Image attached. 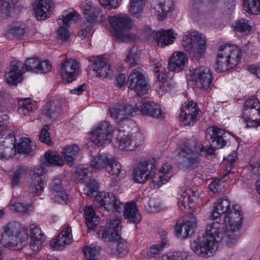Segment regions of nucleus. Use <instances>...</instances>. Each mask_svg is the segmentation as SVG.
<instances>
[{
  "mask_svg": "<svg viewBox=\"0 0 260 260\" xmlns=\"http://www.w3.org/2000/svg\"><path fill=\"white\" fill-rule=\"evenodd\" d=\"M91 133V141L95 145L101 146L109 144L114 135V146L125 151L135 150L142 145L144 141L143 135L141 132L129 135L124 131L114 129L113 125L108 121L98 123L93 128Z\"/></svg>",
  "mask_w": 260,
  "mask_h": 260,
  "instance_id": "1",
  "label": "nucleus"
},
{
  "mask_svg": "<svg viewBox=\"0 0 260 260\" xmlns=\"http://www.w3.org/2000/svg\"><path fill=\"white\" fill-rule=\"evenodd\" d=\"M225 225L223 222L215 220L207 225L205 236L199 237L191 243V249L200 256L212 255L217 249V243L222 239Z\"/></svg>",
  "mask_w": 260,
  "mask_h": 260,
  "instance_id": "2",
  "label": "nucleus"
},
{
  "mask_svg": "<svg viewBox=\"0 0 260 260\" xmlns=\"http://www.w3.org/2000/svg\"><path fill=\"white\" fill-rule=\"evenodd\" d=\"M241 57V49L237 46L223 45L218 50L215 69L218 72L232 69L238 64Z\"/></svg>",
  "mask_w": 260,
  "mask_h": 260,
  "instance_id": "3",
  "label": "nucleus"
},
{
  "mask_svg": "<svg viewBox=\"0 0 260 260\" xmlns=\"http://www.w3.org/2000/svg\"><path fill=\"white\" fill-rule=\"evenodd\" d=\"M1 243L6 247L14 250L22 249L25 242L22 235L23 229L21 224L17 221H11L3 227Z\"/></svg>",
  "mask_w": 260,
  "mask_h": 260,
  "instance_id": "4",
  "label": "nucleus"
},
{
  "mask_svg": "<svg viewBox=\"0 0 260 260\" xmlns=\"http://www.w3.org/2000/svg\"><path fill=\"white\" fill-rule=\"evenodd\" d=\"M109 21L119 42H128L134 40L133 35L126 33L132 27L131 19L127 15L120 14L111 16Z\"/></svg>",
  "mask_w": 260,
  "mask_h": 260,
  "instance_id": "5",
  "label": "nucleus"
},
{
  "mask_svg": "<svg viewBox=\"0 0 260 260\" xmlns=\"http://www.w3.org/2000/svg\"><path fill=\"white\" fill-rule=\"evenodd\" d=\"M182 46L189 54L194 57H201L205 54L206 38L197 31L190 32L183 37Z\"/></svg>",
  "mask_w": 260,
  "mask_h": 260,
  "instance_id": "6",
  "label": "nucleus"
},
{
  "mask_svg": "<svg viewBox=\"0 0 260 260\" xmlns=\"http://www.w3.org/2000/svg\"><path fill=\"white\" fill-rule=\"evenodd\" d=\"M243 119L248 127L260 125V104L256 99L247 100L243 106Z\"/></svg>",
  "mask_w": 260,
  "mask_h": 260,
  "instance_id": "7",
  "label": "nucleus"
},
{
  "mask_svg": "<svg viewBox=\"0 0 260 260\" xmlns=\"http://www.w3.org/2000/svg\"><path fill=\"white\" fill-rule=\"evenodd\" d=\"M79 19V15L73 9H68L57 19L59 27L56 30L57 37L62 41H67L70 37L69 27L72 23L76 22Z\"/></svg>",
  "mask_w": 260,
  "mask_h": 260,
  "instance_id": "8",
  "label": "nucleus"
},
{
  "mask_svg": "<svg viewBox=\"0 0 260 260\" xmlns=\"http://www.w3.org/2000/svg\"><path fill=\"white\" fill-rule=\"evenodd\" d=\"M94 203L96 207H104L108 211L121 213L124 208V204L117 200L113 194L109 192H99L95 196Z\"/></svg>",
  "mask_w": 260,
  "mask_h": 260,
  "instance_id": "9",
  "label": "nucleus"
},
{
  "mask_svg": "<svg viewBox=\"0 0 260 260\" xmlns=\"http://www.w3.org/2000/svg\"><path fill=\"white\" fill-rule=\"evenodd\" d=\"M129 88L137 92L138 95L145 94L148 90V85L145 80L142 68L138 67L132 70L127 78Z\"/></svg>",
  "mask_w": 260,
  "mask_h": 260,
  "instance_id": "10",
  "label": "nucleus"
},
{
  "mask_svg": "<svg viewBox=\"0 0 260 260\" xmlns=\"http://www.w3.org/2000/svg\"><path fill=\"white\" fill-rule=\"evenodd\" d=\"M135 112H138L144 117H150L157 119L165 118L166 113L160 105L151 102L139 101L134 106Z\"/></svg>",
  "mask_w": 260,
  "mask_h": 260,
  "instance_id": "11",
  "label": "nucleus"
},
{
  "mask_svg": "<svg viewBox=\"0 0 260 260\" xmlns=\"http://www.w3.org/2000/svg\"><path fill=\"white\" fill-rule=\"evenodd\" d=\"M201 113V111L197 107V103L188 101L182 105L179 116L185 125L190 126L197 121Z\"/></svg>",
  "mask_w": 260,
  "mask_h": 260,
  "instance_id": "12",
  "label": "nucleus"
},
{
  "mask_svg": "<svg viewBox=\"0 0 260 260\" xmlns=\"http://www.w3.org/2000/svg\"><path fill=\"white\" fill-rule=\"evenodd\" d=\"M189 80L194 82L200 88L207 89L212 83L213 78L209 69L202 66L190 70Z\"/></svg>",
  "mask_w": 260,
  "mask_h": 260,
  "instance_id": "13",
  "label": "nucleus"
},
{
  "mask_svg": "<svg viewBox=\"0 0 260 260\" xmlns=\"http://www.w3.org/2000/svg\"><path fill=\"white\" fill-rule=\"evenodd\" d=\"M121 220L118 217H114L109 220L106 228L100 230L98 233L99 237L105 242H111V243L119 239L118 231Z\"/></svg>",
  "mask_w": 260,
  "mask_h": 260,
  "instance_id": "14",
  "label": "nucleus"
},
{
  "mask_svg": "<svg viewBox=\"0 0 260 260\" xmlns=\"http://www.w3.org/2000/svg\"><path fill=\"white\" fill-rule=\"evenodd\" d=\"M147 36L148 40L156 42L158 46L162 47L173 43L175 39L174 32L172 29H160L157 31L149 29Z\"/></svg>",
  "mask_w": 260,
  "mask_h": 260,
  "instance_id": "15",
  "label": "nucleus"
},
{
  "mask_svg": "<svg viewBox=\"0 0 260 260\" xmlns=\"http://www.w3.org/2000/svg\"><path fill=\"white\" fill-rule=\"evenodd\" d=\"M216 2L217 0H194L190 11V17L196 21L200 20L214 8Z\"/></svg>",
  "mask_w": 260,
  "mask_h": 260,
  "instance_id": "16",
  "label": "nucleus"
},
{
  "mask_svg": "<svg viewBox=\"0 0 260 260\" xmlns=\"http://www.w3.org/2000/svg\"><path fill=\"white\" fill-rule=\"evenodd\" d=\"M243 213L238 205H235V207L227 214H223L220 221L223 222L226 228L233 230H238L241 226L243 220Z\"/></svg>",
  "mask_w": 260,
  "mask_h": 260,
  "instance_id": "17",
  "label": "nucleus"
},
{
  "mask_svg": "<svg viewBox=\"0 0 260 260\" xmlns=\"http://www.w3.org/2000/svg\"><path fill=\"white\" fill-rule=\"evenodd\" d=\"M79 66L75 59L68 58L61 64V74L63 82L70 83L75 80L77 76Z\"/></svg>",
  "mask_w": 260,
  "mask_h": 260,
  "instance_id": "18",
  "label": "nucleus"
},
{
  "mask_svg": "<svg viewBox=\"0 0 260 260\" xmlns=\"http://www.w3.org/2000/svg\"><path fill=\"white\" fill-rule=\"evenodd\" d=\"M158 66L154 67L156 70L154 72L155 77L159 82V92L161 93H166L170 91L175 86V84L172 80V73H167L165 69L161 67L156 70Z\"/></svg>",
  "mask_w": 260,
  "mask_h": 260,
  "instance_id": "19",
  "label": "nucleus"
},
{
  "mask_svg": "<svg viewBox=\"0 0 260 260\" xmlns=\"http://www.w3.org/2000/svg\"><path fill=\"white\" fill-rule=\"evenodd\" d=\"M235 205H231L229 200L226 197H222L218 200L213 207L212 211L209 216V218L212 220H221L223 214H227L231 211Z\"/></svg>",
  "mask_w": 260,
  "mask_h": 260,
  "instance_id": "20",
  "label": "nucleus"
},
{
  "mask_svg": "<svg viewBox=\"0 0 260 260\" xmlns=\"http://www.w3.org/2000/svg\"><path fill=\"white\" fill-rule=\"evenodd\" d=\"M173 7L172 0H154L151 3L150 10L152 16L159 20H163Z\"/></svg>",
  "mask_w": 260,
  "mask_h": 260,
  "instance_id": "21",
  "label": "nucleus"
},
{
  "mask_svg": "<svg viewBox=\"0 0 260 260\" xmlns=\"http://www.w3.org/2000/svg\"><path fill=\"white\" fill-rule=\"evenodd\" d=\"M23 68L21 63L17 61L11 62L5 73V80L8 84L16 85L22 80Z\"/></svg>",
  "mask_w": 260,
  "mask_h": 260,
  "instance_id": "22",
  "label": "nucleus"
},
{
  "mask_svg": "<svg viewBox=\"0 0 260 260\" xmlns=\"http://www.w3.org/2000/svg\"><path fill=\"white\" fill-rule=\"evenodd\" d=\"M89 61L93 63V71L96 77L106 78L113 76V71L109 63L101 57H91Z\"/></svg>",
  "mask_w": 260,
  "mask_h": 260,
  "instance_id": "23",
  "label": "nucleus"
},
{
  "mask_svg": "<svg viewBox=\"0 0 260 260\" xmlns=\"http://www.w3.org/2000/svg\"><path fill=\"white\" fill-rule=\"evenodd\" d=\"M28 236H30L29 246L34 251L39 250L41 245L45 241V236L41 229L35 224H31L26 230Z\"/></svg>",
  "mask_w": 260,
  "mask_h": 260,
  "instance_id": "24",
  "label": "nucleus"
},
{
  "mask_svg": "<svg viewBox=\"0 0 260 260\" xmlns=\"http://www.w3.org/2000/svg\"><path fill=\"white\" fill-rule=\"evenodd\" d=\"M49 189L51 199L54 202L61 203L68 199L66 189L62 185L61 180H50Z\"/></svg>",
  "mask_w": 260,
  "mask_h": 260,
  "instance_id": "25",
  "label": "nucleus"
},
{
  "mask_svg": "<svg viewBox=\"0 0 260 260\" xmlns=\"http://www.w3.org/2000/svg\"><path fill=\"white\" fill-rule=\"evenodd\" d=\"M110 116L118 122L128 119L135 112L134 108L124 104L116 105L109 109Z\"/></svg>",
  "mask_w": 260,
  "mask_h": 260,
  "instance_id": "26",
  "label": "nucleus"
},
{
  "mask_svg": "<svg viewBox=\"0 0 260 260\" xmlns=\"http://www.w3.org/2000/svg\"><path fill=\"white\" fill-rule=\"evenodd\" d=\"M6 137L0 136V158H8L15 153L14 137L10 132L5 134Z\"/></svg>",
  "mask_w": 260,
  "mask_h": 260,
  "instance_id": "27",
  "label": "nucleus"
},
{
  "mask_svg": "<svg viewBox=\"0 0 260 260\" xmlns=\"http://www.w3.org/2000/svg\"><path fill=\"white\" fill-rule=\"evenodd\" d=\"M155 168L152 167L150 170H149L147 161L139 163L134 167L132 172L134 179H153L155 177Z\"/></svg>",
  "mask_w": 260,
  "mask_h": 260,
  "instance_id": "28",
  "label": "nucleus"
},
{
  "mask_svg": "<svg viewBox=\"0 0 260 260\" xmlns=\"http://www.w3.org/2000/svg\"><path fill=\"white\" fill-rule=\"evenodd\" d=\"M27 32L25 26L21 22L15 21L8 25L5 36L9 39H22Z\"/></svg>",
  "mask_w": 260,
  "mask_h": 260,
  "instance_id": "29",
  "label": "nucleus"
},
{
  "mask_svg": "<svg viewBox=\"0 0 260 260\" xmlns=\"http://www.w3.org/2000/svg\"><path fill=\"white\" fill-rule=\"evenodd\" d=\"M224 131L217 127H209L207 130V138L211 143L212 147L222 148L226 145V142L223 139Z\"/></svg>",
  "mask_w": 260,
  "mask_h": 260,
  "instance_id": "30",
  "label": "nucleus"
},
{
  "mask_svg": "<svg viewBox=\"0 0 260 260\" xmlns=\"http://www.w3.org/2000/svg\"><path fill=\"white\" fill-rule=\"evenodd\" d=\"M112 162L114 163V157L112 155L105 154L94 157L91 162L92 169L99 170L105 168L108 173H112Z\"/></svg>",
  "mask_w": 260,
  "mask_h": 260,
  "instance_id": "31",
  "label": "nucleus"
},
{
  "mask_svg": "<svg viewBox=\"0 0 260 260\" xmlns=\"http://www.w3.org/2000/svg\"><path fill=\"white\" fill-rule=\"evenodd\" d=\"M72 239L71 229L68 226L58 235L55 241L51 242L50 245L56 250H61L65 245L70 244L72 242Z\"/></svg>",
  "mask_w": 260,
  "mask_h": 260,
  "instance_id": "32",
  "label": "nucleus"
},
{
  "mask_svg": "<svg viewBox=\"0 0 260 260\" xmlns=\"http://www.w3.org/2000/svg\"><path fill=\"white\" fill-rule=\"evenodd\" d=\"M187 61V58L183 52H175L173 54L169 60L168 69L172 72H179L183 69Z\"/></svg>",
  "mask_w": 260,
  "mask_h": 260,
  "instance_id": "33",
  "label": "nucleus"
},
{
  "mask_svg": "<svg viewBox=\"0 0 260 260\" xmlns=\"http://www.w3.org/2000/svg\"><path fill=\"white\" fill-rule=\"evenodd\" d=\"M195 196V191L190 188L186 189L180 193L178 198V205L180 210L186 212V210L190 209L193 202V198Z\"/></svg>",
  "mask_w": 260,
  "mask_h": 260,
  "instance_id": "34",
  "label": "nucleus"
},
{
  "mask_svg": "<svg viewBox=\"0 0 260 260\" xmlns=\"http://www.w3.org/2000/svg\"><path fill=\"white\" fill-rule=\"evenodd\" d=\"M123 214L125 219L129 221L138 223L141 221V215L139 213L137 205L135 202L127 203L124 204Z\"/></svg>",
  "mask_w": 260,
  "mask_h": 260,
  "instance_id": "35",
  "label": "nucleus"
},
{
  "mask_svg": "<svg viewBox=\"0 0 260 260\" xmlns=\"http://www.w3.org/2000/svg\"><path fill=\"white\" fill-rule=\"evenodd\" d=\"M53 2L52 0H38L34 7L36 17L38 19L44 20L49 13Z\"/></svg>",
  "mask_w": 260,
  "mask_h": 260,
  "instance_id": "36",
  "label": "nucleus"
},
{
  "mask_svg": "<svg viewBox=\"0 0 260 260\" xmlns=\"http://www.w3.org/2000/svg\"><path fill=\"white\" fill-rule=\"evenodd\" d=\"M61 111V105L57 101H50L44 106L42 114L50 120L57 117Z\"/></svg>",
  "mask_w": 260,
  "mask_h": 260,
  "instance_id": "37",
  "label": "nucleus"
},
{
  "mask_svg": "<svg viewBox=\"0 0 260 260\" xmlns=\"http://www.w3.org/2000/svg\"><path fill=\"white\" fill-rule=\"evenodd\" d=\"M110 248L111 253L118 257H122L125 255L128 250L127 243L120 237L119 239L111 243Z\"/></svg>",
  "mask_w": 260,
  "mask_h": 260,
  "instance_id": "38",
  "label": "nucleus"
},
{
  "mask_svg": "<svg viewBox=\"0 0 260 260\" xmlns=\"http://www.w3.org/2000/svg\"><path fill=\"white\" fill-rule=\"evenodd\" d=\"M195 226L193 221H187L180 225L177 223L175 227L176 236L181 239L186 238L193 233Z\"/></svg>",
  "mask_w": 260,
  "mask_h": 260,
  "instance_id": "39",
  "label": "nucleus"
},
{
  "mask_svg": "<svg viewBox=\"0 0 260 260\" xmlns=\"http://www.w3.org/2000/svg\"><path fill=\"white\" fill-rule=\"evenodd\" d=\"M42 165L44 167H48L49 165L56 166H62L64 164V161L62 156L57 154L56 152L48 151L44 154V159L42 161Z\"/></svg>",
  "mask_w": 260,
  "mask_h": 260,
  "instance_id": "40",
  "label": "nucleus"
},
{
  "mask_svg": "<svg viewBox=\"0 0 260 260\" xmlns=\"http://www.w3.org/2000/svg\"><path fill=\"white\" fill-rule=\"evenodd\" d=\"M84 211L85 223L88 229L93 230L99 222L98 216L95 214L94 210L90 206H85Z\"/></svg>",
  "mask_w": 260,
  "mask_h": 260,
  "instance_id": "41",
  "label": "nucleus"
},
{
  "mask_svg": "<svg viewBox=\"0 0 260 260\" xmlns=\"http://www.w3.org/2000/svg\"><path fill=\"white\" fill-rule=\"evenodd\" d=\"M237 158V152L235 151L230 154L225 161L224 165L226 166L225 173L223 174L222 178H224L228 177L229 179L234 177V174L236 172L234 164Z\"/></svg>",
  "mask_w": 260,
  "mask_h": 260,
  "instance_id": "42",
  "label": "nucleus"
},
{
  "mask_svg": "<svg viewBox=\"0 0 260 260\" xmlns=\"http://www.w3.org/2000/svg\"><path fill=\"white\" fill-rule=\"evenodd\" d=\"M34 147H35V146L29 139L22 138L17 145H14V150H17L19 153L31 155L34 152Z\"/></svg>",
  "mask_w": 260,
  "mask_h": 260,
  "instance_id": "43",
  "label": "nucleus"
},
{
  "mask_svg": "<svg viewBox=\"0 0 260 260\" xmlns=\"http://www.w3.org/2000/svg\"><path fill=\"white\" fill-rule=\"evenodd\" d=\"M79 147L76 144H71L65 147L62 150L65 160L67 165L71 167L74 164V160L79 152Z\"/></svg>",
  "mask_w": 260,
  "mask_h": 260,
  "instance_id": "44",
  "label": "nucleus"
},
{
  "mask_svg": "<svg viewBox=\"0 0 260 260\" xmlns=\"http://www.w3.org/2000/svg\"><path fill=\"white\" fill-rule=\"evenodd\" d=\"M13 0H0V15L4 18L12 16L15 13Z\"/></svg>",
  "mask_w": 260,
  "mask_h": 260,
  "instance_id": "45",
  "label": "nucleus"
},
{
  "mask_svg": "<svg viewBox=\"0 0 260 260\" xmlns=\"http://www.w3.org/2000/svg\"><path fill=\"white\" fill-rule=\"evenodd\" d=\"M234 30L237 35H246L252 31V27L248 20L242 19L235 21Z\"/></svg>",
  "mask_w": 260,
  "mask_h": 260,
  "instance_id": "46",
  "label": "nucleus"
},
{
  "mask_svg": "<svg viewBox=\"0 0 260 260\" xmlns=\"http://www.w3.org/2000/svg\"><path fill=\"white\" fill-rule=\"evenodd\" d=\"M237 231L238 230L234 231L230 228H225L221 241L228 246L235 244L238 239V235L236 233Z\"/></svg>",
  "mask_w": 260,
  "mask_h": 260,
  "instance_id": "47",
  "label": "nucleus"
},
{
  "mask_svg": "<svg viewBox=\"0 0 260 260\" xmlns=\"http://www.w3.org/2000/svg\"><path fill=\"white\" fill-rule=\"evenodd\" d=\"M243 6L248 13L254 15L260 13V0H244Z\"/></svg>",
  "mask_w": 260,
  "mask_h": 260,
  "instance_id": "48",
  "label": "nucleus"
},
{
  "mask_svg": "<svg viewBox=\"0 0 260 260\" xmlns=\"http://www.w3.org/2000/svg\"><path fill=\"white\" fill-rule=\"evenodd\" d=\"M46 184V183H45L43 180H33L30 183L28 191L29 193L38 196L41 194V192L43 191Z\"/></svg>",
  "mask_w": 260,
  "mask_h": 260,
  "instance_id": "49",
  "label": "nucleus"
},
{
  "mask_svg": "<svg viewBox=\"0 0 260 260\" xmlns=\"http://www.w3.org/2000/svg\"><path fill=\"white\" fill-rule=\"evenodd\" d=\"M82 10L85 16V18L88 21H94L98 17L99 12H93L91 9L90 2H83L81 5Z\"/></svg>",
  "mask_w": 260,
  "mask_h": 260,
  "instance_id": "50",
  "label": "nucleus"
},
{
  "mask_svg": "<svg viewBox=\"0 0 260 260\" xmlns=\"http://www.w3.org/2000/svg\"><path fill=\"white\" fill-rule=\"evenodd\" d=\"M33 110V106L29 99L21 100L19 102L18 113L22 115H28Z\"/></svg>",
  "mask_w": 260,
  "mask_h": 260,
  "instance_id": "51",
  "label": "nucleus"
},
{
  "mask_svg": "<svg viewBox=\"0 0 260 260\" xmlns=\"http://www.w3.org/2000/svg\"><path fill=\"white\" fill-rule=\"evenodd\" d=\"M155 170L156 171L155 178H157V176L158 179H163L164 178L170 179L173 177L172 167L168 164H165L162 166L159 170H157L155 168Z\"/></svg>",
  "mask_w": 260,
  "mask_h": 260,
  "instance_id": "52",
  "label": "nucleus"
},
{
  "mask_svg": "<svg viewBox=\"0 0 260 260\" xmlns=\"http://www.w3.org/2000/svg\"><path fill=\"white\" fill-rule=\"evenodd\" d=\"M145 2L146 0H132L130 6L131 12L138 17L145 6Z\"/></svg>",
  "mask_w": 260,
  "mask_h": 260,
  "instance_id": "53",
  "label": "nucleus"
},
{
  "mask_svg": "<svg viewBox=\"0 0 260 260\" xmlns=\"http://www.w3.org/2000/svg\"><path fill=\"white\" fill-rule=\"evenodd\" d=\"M180 153L183 157L188 158L189 162L192 165L197 164L199 161L198 157L192 156L193 151L188 146L181 147Z\"/></svg>",
  "mask_w": 260,
  "mask_h": 260,
  "instance_id": "54",
  "label": "nucleus"
},
{
  "mask_svg": "<svg viewBox=\"0 0 260 260\" xmlns=\"http://www.w3.org/2000/svg\"><path fill=\"white\" fill-rule=\"evenodd\" d=\"M167 244V241L164 239L160 243L152 245L149 248L148 253V256L150 257H154L163 250Z\"/></svg>",
  "mask_w": 260,
  "mask_h": 260,
  "instance_id": "55",
  "label": "nucleus"
},
{
  "mask_svg": "<svg viewBox=\"0 0 260 260\" xmlns=\"http://www.w3.org/2000/svg\"><path fill=\"white\" fill-rule=\"evenodd\" d=\"M85 260H96L97 255L100 251L98 247L87 246L83 250Z\"/></svg>",
  "mask_w": 260,
  "mask_h": 260,
  "instance_id": "56",
  "label": "nucleus"
},
{
  "mask_svg": "<svg viewBox=\"0 0 260 260\" xmlns=\"http://www.w3.org/2000/svg\"><path fill=\"white\" fill-rule=\"evenodd\" d=\"M39 64V59L36 58H30L25 61V64L22 65L23 68L25 67L27 71H31L33 73L38 74L39 70L38 67Z\"/></svg>",
  "mask_w": 260,
  "mask_h": 260,
  "instance_id": "57",
  "label": "nucleus"
},
{
  "mask_svg": "<svg viewBox=\"0 0 260 260\" xmlns=\"http://www.w3.org/2000/svg\"><path fill=\"white\" fill-rule=\"evenodd\" d=\"M224 185L225 182L223 180H213L209 185V188L214 193H216L223 191Z\"/></svg>",
  "mask_w": 260,
  "mask_h": 260,
  "instance_id": "58",
  "label": "nucleus"
},
{
  "mask_svg": "<svg viewBox=\"0 0 260 260\" xmlns=\"http://www.w3.org/2000/svg\"><path fill=\"white\" fill-rule=\"evenodd\" d=\"M125 61L130 68H133L139 63V56L131 49L126 56Z\"/></svg>",
  "mask_w": 260,
  "mask_h": 260,
  "instance_id": "59",
  "label": "nucleus"
},
{
  "mask_svg": "<svg viewBox=\"0 0 260 260\" xmlns=\"http://www.w3.org/2000/svg\"><path fill=\"white\" fill-rule=\"evenodd\" d=\"M99 183L96 182V180H91L86 185L84 190L86 192V194L89 196H92L94 193L97 192L99 191Z\"/></svg>",
  "mask_w": 260,
  "mask_h": 260,
  "instance_id": "60",
  "label": "nucleus"
},
{
  "mask_svg": "<svg viewBox=\"0 0 260 260\" xmlns=\"http://www.w3.org/2000/svg\"><path fill=\"white\" fill-rule=\"evenodd\" d=\"M28 168L26 166H19L14 172L12 179H21L26 178L28 174Z\"/></svg>",
  "mask_w": 260,
  "mask_h": 260,
  "instance_id": "61",
  "label": "nucleus"
},
{
  "mask_svg": "<svg viewBox=\"0 0 260 260\" xmlns=\"http://www.w3.org/2000/svg\"><path fill=\"white\" fill-rule=\"evenodd\" d=\"M49 128L48 125H44L41 131L39 137L40 140L47 145H50L51 143L50 134L48 133Z\"/></svg>",
  "mask_w": 260,
  "mask_h": 260,
  "instance_id": "62",
  "label": "nucleus"
},
{
  "mask_svg": "<svg viewBox=\"0 0 260 260\" xmlns=\"http://www.w3.org/2000/svg\"><path fill=\"white\" fill-rule=\"evenodd\" d=\"M93 21H88L84 22L81 26V28L78 32V35L82 39H84L87 34L89 32L92 27V22Z\"/></svg>",
  "mask_w": 260,
  "mask_h": 260,
  "instance_id": "63",
  "label": "nucleus"
},
{
  "mask_svg": "<svg viewBox=\"0 0 260 260\" xmlns=\"http://www.w3.org/2000/svg\"><path fill=\"white\" fill-rule=\"evenodd\" d=\"M45 167H44L42 165L41 162L40 167L34 168L29 173V175L31 177V179H36L37 178L43 176L46 173Z\"/></svg>",
  "mask_w": 260,
  "mask_h": 260,
  "instance_id": "64",
  "label": "nucleus"
}]
</instances>
